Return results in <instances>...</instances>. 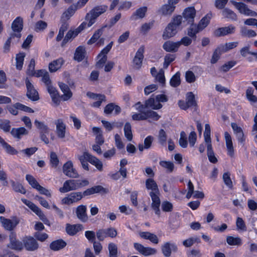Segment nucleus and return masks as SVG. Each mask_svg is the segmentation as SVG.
I'll return each mask as SVG.
<instances>
[{
    "instance_id": "f257e3e1",
    "label": "nucleus",
    "mask_w": 257,
    "mask_h": 257,
    "mask_svg": "<svg viewBox=\"0 0 257 257\" xmlns=\"http://www.w3.org/2000/svg\"><path fill=\"white\" fill-rule=\"evenodd\" d=\"M88 184L89 181L85 179L68 180L64 183L63 187L59 188V191L61 193H66L87 186Z\"/></svg>"
},
{
    "instance_id": "f03ea898",
    "label": "nucleus",
    "mask_w": 257,
    "mask_h": 257,
    "mask_svg": "<svg viewBox=\"0 0 257 257\" xmlns=\"http://www.w3.org/2000/svg\"><path fill=\"white\" fill-rule=\"evenodd\" d=\"M107 6L106 5L97 6L93 8L89 13H87L85 19L88 22L87 26L91 27L94 24L96 19L106 11Z\"/></svg>"
},
{
    "instance_id": "7ed1b4c3",
    "label": "nucleus",
    "mask_w": 257,
    "mask_h": 257,
    "mask_svg": "<svg viewBox=\"0 0 257 257\" xmlns=\"http://www.w3.org/2000/svg\"><path fill=\"white\" fill-rule=\"evenodd\" d=\"M24 248L29 251H35L39 248L37 240L33 236H26L23 239Z\"/></svg>"
},
{
    "instance_id": "20e7f679",
    "label": "nucleus",
    "mask_w": 257,
    "mask_h": 257,
    "mask_svg": "<svg viewBox=\"0 0 257 257\" xmlns=\"http://www.w3.org/2000/svg\"><path fill=\"white\" fill-rule=\"evenodd\" d=\"M7 247L12 250L22 251L24 249L23 241L18 239L16 233L12 232L9 235V242Z\"/></svg>"
},
{
    "instance_id": "39448f33",
    "label": "nucleus",
    "mask_w": 257,
    "mask_h": 257,
    "mask_svg": "<svg viewBox=\"0 0 257 257\" xmlns=\"http://www.w3.org/2000/svg\"><path fill=\"white\" fill-rule=\"evenodd\" d=\"M231 3L241 14L251 17L257 16V13L250 10L245 4L235 1H231Z\"/></svg>"
},
{
    "instance_id": "423d86ee",
    "label": "nucleus",
    "mask_w": 257,
    "mask_h": 257,
    "mask_svg": "<svg viewBox=\"0 0 257 257\" xmlns=\"http://www.w3.org/2000/svg\"><path fill=\"white\" fill-rule=\"evenodd\" d=\"M12 29L13 31L10 35L17 38L18 40L21 37V32L23 27V20L20 17H17L12 24Z\"/></svg>"
},
{
    "instance_id": "0eeeda50",
    "label": "nucleus",
    "mask_w": 257,
    "mask_h": 257,
    "mask_svg": "<svg viewBox=\"0 0 257 257\" xmlns=\"http://www.w3.org/2000/svg\"><path fill=\"white\" fill-rule=\"evenodd\" d=\"M134 247L139 253L144 256L155 255L157 252L156 249L151 247H145L139 243H134Z\"/></svg>"
},
{
    "instance_id": "6e6552de",
    "label": "nucleus",
    "mask_w": 257,
    "mask_h": 257,
    "mask_svg": "<svg viewBox=\"0 0 257 257\" xmlns=\"http://www.w3.org/2000/svg\"><path fill=\"white\" fill-rule=\"evenodd\" d=\"M63 172L64 174L72 178H78L79 175L75 168H73V163L71 161H67L63 166Z\"/></svg>"
},
{
    "instance_id": "1a4fd4ad",
    "label": "nucleus",
    "mask_w": 257,
    "mask_h": 257,
    "mask_svg": "<svg viewBox=\"0 0 257 257\" xmlns=\"http://www.w3.org/2000/svg\"><path fill=\"white\" fill-rule=\"evenodd\" d=\"M82 197V193L80 192H72L63 198L62 200V202L63 204L69 205L77 202L80 200Z\"/></svg>"
},
{
    "instance_id": "9d476101",
    "label": "nucleus",
    "mask_w": 257,
    "mask_h": 257,
    "mask_svg": "<svg viewBox=\"0 0 257 257\" xmlns=\"http://www.w3.org/2000/svg\"><path fill=\"white\" fill-rule=\"evenodd\" d=\"M161 250L163 254L165 257H170L171 255L172 251L177 252L178 247L175 243L169 241L165 242L161 246Z\"/></svg>"
},
{
    "instance_id": "9b49d317",
    "label": "nucleus",
    "mask_w": 257,
    "mask_h": 257,
    "mask_svg": "<svg viewBox=\"0 0 257 257\" xmlns=\"http://www.w3.org/2000/svg\"><path fill=\"white\" fill-rule=\"evenodd\" d=\"M144 51V46H142L140 47L137 51L133 60V67L137 69H139L142 65Z\"/></svg>"
},
{
    "instance_id": "f8f14e48",
    "label": "nucleus",
    "mask_w": 257,
    "mask_h": 257,
    "mask_svg": "<svg viewBox=\"0 0 257 257\" xmlns=\"http://www.w3.org/2000/svg\"><path fill=\"white\" fill-rule=\"evenodd\" d=\"M149 194L152 200L151 207L155 211V213L158 215H160V206L161 204V201L159 198L160 191L157 193L150 192Z\"/></svg>"
},
{
    "instance_id": "ddd939ff",
    "label": "nucleus",
    "mask_w": 257,
    "mask_h": 257,
    "mask_svg": "<svg viewBox=\"0 0 257 257\" xmlns=\"http://www.w3.org/2000/svg\"><path fill=\"white\" fill-rule=\"evenodd\" d=\"M134 106H135L136 110H137L139 112L133 114L132 115V119L134 120H146L145 106H143V104L141 102H138Z\"/></svg>"
},
{
    "instance_id": "4468645a",
    "label": "nucleus",
    "mask_w": 257,
    "mask_h": 257,
    "mask_svg": "<svg viewBox=\"0 0 257 257\" xmlns=\"http://www.w3.org/2000/svg\"><path fill=\"white\" fill-rule=\"evenodd\" d=\"M235 29L236 28L232 25L227 27L219 28L214 31V35L216 37H222L231 35L235 33Z\"/></svg>"
},
{
    "instance_id": "2eb2a0df",
    "label": "nucleus",
    "mask_w": 257,
    "mask_h": 257,
    "mask_svg": "<svg viewBox=\"0 0 257 257\" xmlns=\"http://www.w3.org/2000/svg\"><path fill=\"white\" fill-rule=\"evenodd\" d=\"M26 84L27 89V97L33 101L38 100L39 99L38 93L27 78L26 80Z\"/></svg>"
},
{
    "instance_id": "dca6fc26",
    "label": "nucleus",
    "mask_w": 257,
    "mask_h": 257,
    "mask_svg": "<svg viewBox=\"0 0 257 257\" xmlns=\"http://www.w3.org/2000/svg\"><path fill=\"white\" fill-rule=\"evenodd\" d=\"M196 11L193 7L188 8L184 10L183 17L186 22L185 25L193 23Z\"/></svg>"
},
{
    "instance_id": "f3484780",
    "label": "nucleus",
    "mask_w": 257,
    "mask_h": 257,
    "mask_svg": "<svg viewBox=\"0 0 257 257\" xmlns=\"http://www.w3.org/2000/svg\"><path fill=\"white\" fill-rule=\"evenodd\" d=\"M57 137L60 139H64L65 137L66 125L62 119H58L55 121Z\"/></svg>"
},
{
    "instance_id": "a211bd4d",
    "label": "nucleus",
    "mask_w": 257,
    "mask_h": 257,
    "mask_svg": "<svg viewBox=\"0 0 257 257\" xmlns=\"http://www.w3.org/2000/svg\"><path fill=\"white\" fill-rule=\"evenodd\" d=\"M231 126L237 141L241 144H243L245 138L242 129L234 122H232Z\"/></svg>"
},
{
    "instance_id": "6ab92c4d",
    "label": "nucleus",
    "mask_w": 257,
    "mask_h": 257,
    "mask_svg": "<svg viewBox=\"0 0 257 257\" xmlns=\"http://www.w3.org/2000/svg\"><path fill=\"white\" fill-rule=\"evenodd\" d=\"M0 221L3 226L8 230H12L19 223V221L17 219L12 220L7 219L3 216L0 217Z\"/></svg>"
},
{
    "instance_id": "aec40b11",
    "label": "nucleus",
    "mask_w": 257,
    "mask_h": 257,
    "mask_svg": "<svg viewBox=\"0 0 257 257\" xmlns=\"http://www.w3.org/2000/svg\"><path fill=\"white\" fill-rule=\"evenodd\" d=\"M143 106H145V109L152 108V109H159L162 107V105L159 103L156 96L155 97L152 96L146 100Z\"/></svg>"
},
{
    "instance_id": "412c9836",
    "label": "nucleus",
    "mask_w": 257,
    "mask_h": 257,
    "mask_svg": "<svg viewBox=\"0 0 257 257\" xmlns=\"http://www.w3.org/2000/svg\"><path fill=\"white\" fill-rule=\"evenodd\" d=\"M59 86L62 92L63 93V94L60 96L61 98L64 101L69 100L72 96V92L70 90L68 86L63 82H59Z\"/></svg>"
},
{
    "instance_id": "4be33fe9",
    "label": "nucleus",
    "mask_w": 257,
    "mask_h": 257,
    "mask_svg": "<svg viewBox=\"0 0 257 257\" xmlns=\"http://www.w3.org/2000/svg\"><path fill=\"white\" fill-rule=\"evenodd\" d=\"M178 30L175 26L172 25V24L169 23L163 32V38L166 40L173 37L177 34Z\"/></svg>"
},
{
    "instance_id": "5701e85b",
    "label": "nucleus",
    "mask_w": 257,
    "mask_h": 257,
    "mask_svg": "<svg viewBox=\"0 0 257 257\" xmlns=\"http://www.w3.org/2000/svg\"><path fill=\"white\" fill-rule=\"evenodd\" d=\"M76 214L78 218L82 222H85L88 220V216L86 213V206L81 205L76 208Z\"/></svg>"
},
{
    "instance_id": "b1692460",
    "label": "nucleus",
    "mask_w": 257,
    "mask_h": 257,
    "mask_svg": "<svg viewBox=\"0 0 257 257\" xmlns=\"http://www.w3.org/2000/svg\"><path fill=\"white\" fill-rule=\"evenodd\" d=\"M107 192L108 191L106 189L103 188L102 186L100 185H98L86 189L83 192L82 195L83 196H85L90 195L91 194H93L95 193H107Z\"/></svg>"
},
{
    "instance_id": "393cba45",
    "label": "nucleus",
    "mask_w": 257,
    "mask_h": 257,
    "mask_svg": "<svg viewBox=\"0 0 257 257\" xmlns=\"http://www.w3.org/2000/svg\"><path fill=\"white\" fill-rule=\"evenodd\" d=\"M224 138L227 150V154L230 157H233L234 155V148L233 147L232 139L231 136L227 132H225L224 133Z\"/></svg>"
},
{
    "instance_id": "a878e982",
    "label": "nucleus",
    "mask_w": 257,
    "mask_h": 257,
    "mask_svg": "<svg viewBox=\"0 0 257 257\" xmlns=\"http://www.w3.org/2000/svg\"><path fill=\"white\" fill-rule=\"evenodd\" d=\"M180 47V43L174 42L172 41H168L164 43L163 46V49L167 52H175L178 50Z\"/></svg>"
},
{
    "instance_id": "bb28decb",
    "label": "nucleus",
    "mask_w": 257,
    "mask_h": 257,
    "mask_svg": "<svg viewBox=\"0 0 257 257\" xmlns=\"http://www.w3.org/2000/svg\"><path fill=\"white\" fill-rule=\"evenodd\" d=\"M48 92L51 95L52 101L58 105L60 103L59 95L56 88L52 86L51 84L47 86Z\"/></svg>"
},
{
    "instance_id": "cd10ccee",
    "label": "nucleus",
    "mask_w": 257,
    "mask_h": 257,
    "mask_svg": "<svg viewBox=\"0 0 257 257\" xmlns=\"http://www.w3.org/2000/svg\"><path fill=\"white\" fill-rule=\"evenodd\" d=\"M66 245L64 240L59 239L52 241L50 244V248L54 251H58L64 248Z\"/></svg>"
},
{
    "instance_id": "c85d7f7f",
    "label": "nucleus",
    "mask_w": 257,
    "mask_h": 257,
    "mask_svg": "<svg viewBox=\"0 0 257 257\" xmlns=\"http://www.w3.org/2000/svg\"><path fill=\"white\" fill-rule=\"evenodd\" d=\"M139 234L142 238L145 239H148L154 244H158L159 243V240L158 237L154 233L146 231L141 232Z\"/></svg>"
},
{
    "instance_id": "c756f323",
    "label": "nucleus",
    "mask_w": 257,
    "mask_h": 257,
    "mask_svg": "<svg viewBox=\"0 0 257 257\" xmlns=\"http://www.w3.org/2000/svg\"><path fill=\"white\" fill-rule=\"evenodd\" d=\"M64 61L62 58L54 60L49 65V69L51 72H54L60 69L63 64Z\"/></svg>"
},
{
    "instance_id": "7c9ffc66",
    "label": "nucleus",
    "mask_w": 257,
    "mask_h": 257,
    "mask_svg": "<svg viewBox=\"0 0 257 257\" xmlns=\"http://www.w3.org/2000/svg\"><path fill=\"white\" fill-rule=\"evenodd\" d=\"M83 228L82 225L75 224L71 225L67 224L66 227L67 233L70 235H74Z\"/></svg>"
},
{
    "instance_id": "2f4dec72",
    "label": "nucleus",
    "mask_w": 257,
    "mask_h": 257,
    "mask_svg": "<svg viewBox=\"0 0 257 257\" xmlns=\"http://www.w3.org/2000/svg\"><path fill=\"white\" fill-rule=\"evenodd\" d=\"M11 133L14 137L20 139L22 136L27 135L28 134V132L25 128L22 127L12 128Z\"/></svg>"
},
{
    "instance_id": "473e14b6",
    "label": "nucleus",
    "mask_w": 257,
    "mask_h": 257,
    "mask_svg": "<svg viewBox=\"0 0 257 257\" xmlns=\"http://www.w3.org/2000/svg\"><path fill=\"white\" fill-rule=\"evenodd\" d=\"M146 187L147 189L152 190L150 192L157 193L159 191L157 183L152 178L146 180Z\"/></svg>"
},
{
    "instance_id": "72a5a7b5",
    "label": "nucleus",
    "mask_w": 257,
    "mask_h": 257,
    "mask_svg": "<svg viewBox=\"0 0 257 257\" xmlns=\"http://www.w3.org/2000/svg\"><path fill=\"white\" fill-rule=\"evenodd\" d=\"M85 48L82 46H79L76 49L74 56V60L78 62L81 61L85 57Z\"/></svg>"
},
{
    "instance_id": "f704fd0d",
    "label": "nucleus",
    "mask_w": 257,
    "mask_h": 257,
    "mask_svg": "<svg viewBox=\"0 0 257 257\" xmlns=\"http://www.w3.org/2000/svg\"><path fill=\"white\" fill-rule=\"evenodd\" d=\"M90 154L87 152H84L83 155L79 157V160L81 162L83 168L87 171L89 170L88 164L89 162Z\"/></svg>"
},
{
    "instance_id": "c9c22d12",
    "label": "nucleus",
    "mask_w": 257,
    "mask_h": 257,
    "mask_svg": "<svg viewBox=\"0 0 257 257\" xmlns=\"http://www.w3.org/2000/svg\"><path fill=\"white\" fill-rule=\"evenodd\" d=\"M240 35L243 37L252 38L256 36V32L251 29H248L247 27H241L240 30Z\"/></svg>"
},
{
    "instance_id": "e433bc0d",
    "label": "nucleus",
    "mask_w": 257,
    "mask_h": 257,
    "mask_svg": "<svg viewBox=\"0 0 257 257\" xmlns=\"http://www.w3.org/2000/svg\"><path fill=\"white\" fill-rule=\"evenodd\" d=\"M26 56V54L24 52H20L17 54L16 56V67L18 70H21L23 68L24 58Z\"/></svg>"
},
{
    "instance_id": "4c0bfd02",
    "label": "nucleus",
    "mask_w": 257,
    "mask_h": 257,
    "mask_svg": "<svg viewBox=\"0 0 257 257\" xmlns=\"http://www.w3.org/2000/svg\"><path fill=\"white\" fill-rule=\"evenodd\" d=\"M222 14L225 18L229 19L232 21H236L237 19L236 14L232 10L225 8L222 12Z\"/></svg>"
},
{
    "instance_id": "58836bf2",
    "label": "nucleus",
    "mask_w": 257,
    "mask_h": 257,
    "mask_svg": "<svg viewBox=\"0 0 257 257\" xmlns=\"http://www.w3.org/2000/svg\"><path fill=\"white\" fill-rule=\"evenodd\" d=\"M238 45V42H232L226 43L224 45L219 46L221 48V50L223 53L226 52L230 50L236 48Z\"/></svg>"
},
{
    "instance_id": "ea45409f",
    "label": "nucleus",
    "mask_w": 257,
    "mask_h": 257,
    "mask_svg": "<svg viewBox=\"0 0 257 257\" xmlns=\"http://www.w3.org/2000/svg\"><path fill=\"white\" fill-rule=\"evenodd\" d=\"M89 163L92 165L95 166V167L100 171H101L103 169L102 163L100 160L97 159L96 157L90 154L89 157Z\"/></svg>"
},
{
    "instance_id": "a19ab883",
    "label": "nucleus",
    "mask_w": 257,
    "mask_h": 257,
    "mask_svg": "<svg viewBox=\"0 0 257 257\" xmlns=\"http://www.w3.org/2000/svg\"><path fill=\"white\" fill-rule=\"evenodd\" d=\"M38 75L42 77V81L47 86L51 84V81L48 72L41 70L38 72Z\"/></svg>"
},
{
    "instance_id": "79ce46f5",
    "label": "nucleus",
    "mask_w": 257,
    "mask_h": 257,
    "mask_svg": "<svg viewBox=\"0 0 257 257\" xmlns=\"http://www.w3.org/2000/svg\"><path fill=\"white\" fill-rule=\"evenodd\" d=\"M0 144L3 147L4 149H5L6 151L9 154L14 155L17 153V151H16L14 148L9 145L7 143H6L5 140L0 137Z\"/></svg>"
},
{
    "instance_id": "37998d69",
    "label": "nucleus",
    "mask_w": 257,
    "mask_h": 257,
    "mask_svg": "<svg viewBox=\"0 0 257 257\" xmlns=\"http://www.w3.org/2000/svg\"><path fill=\"white\" fill-rule=\"evenodd\" d=\"M104 28L105 27L104 26H103L100 29L96 30L94 32V34L93 35L91 39L88 41V44H92L95 43L102 35Z\"/></svg>"
},
{
    "instance_id": "c03bdc74",
    "label": "nucleus",
    "mask_w": 257,
    "mask_h": 257,
    "mask_svg": "<svg viewBox=\"0 0 257 257\" xmlns=\"http://www.w3.org/2000/svg\"><path fill=\"white\" fill-rule=\"evenodd\" d=\"M77 5H71L70 6L67 10L63 14V17L67 19H69L75 13V11L79 9Z\"/></svg>"
},
{
    "instance_id": "a18cd8bd",
    "label": "nucleus",
    "mask_w": 257,
    "mask_h": 257,
    "mask_svg": "<svg viewBox=\"0 0 257 257\" xmlns=\"http://www.w3.org/2000/svg\"><path fill=\"white\" fill-rule=\"evenodd\" d=\"M124 133L125 138L128 141H131L133 139V134L132 131V126L130 122H126L124 126Z\"/></svg>"
},
{
    "instance_id": "49530a36",
    "label": "nucleus",
    "mask_w": 257,
    "mask_h": 257,
    "mask_svg": "<svg viewBox=\"0 0 257 257\" xmlns=\"http://www.w3.org/2000/svg\"><path fill=\"white\" fill-rule=\"evenodd\" d=\"M78 33L77 31H69L62 42V47H64L71 39L75 38Z\"/></svg>"
},
{
    "instance_id": "de8ad7c7",
    "label": "nucleus",
    "mask_w": 257,
    "mask_h": 257,
    "mask_svg": "<svg viewBox=\"0 0 257 257\" xmlns=\"http://www.w3.org/2000/svg\"><path fill=\"white\" fill-rule=\"evenodd\" d=\"M186 101L189 107L196 106L197 105L196 101L195 99V96L192 92L187 93Z\"/></svg>"
},
{
    "instance_id": "09e8293b",
    "label": "nucleus",
    "mask_w": 257,
    "mask_h": 257,
    "mask_svg": "<svg viewBox=\"0 0 257 257\" xmlns=\"http://www.w3.org/2000/svg\"><path fill=\"white\" fill-rule=\"evenodd\" d=\"M34 124L36 127L41 131V134L49 133L48 127L43 122L36 119Z\"/></svg>"
},
{
    "instance_id": "8fccbe9b",
    "label": "nucleus",
    "mask_w": 257,
    "mask_h": 257,
    "mask_svg": "<svg viewBox=\"0 0 257 257\" xmlns=\"http://www.w3.org/2000/svg\"><path fill=\"white\" fill-rule=\"evenodd\" d=\"M226 242L230 245H240L241 244V239L238 237L228 236L226 238Z\"/></svg>"
},
{
    "instance_id": "3c124183",
    "label": "nucleus",
    "mask_w": 257,
    "mask_h": 257,
    "mask_svg": "<svg viewBox=\"0 0 257 257\" xmlns=\"http://www.w3.org/2000/svg\"><path fill=\"white\" fill-rule=\"evenodd\" d=\"M223 52L221 50V48L218 46L213 52L210 62L212 64L216 63L220 58V56Z\"/></svg>"
},
{
    "instance_id": "603ef678",
    "label": "nucleus",
    "mask_w": 257,
    "mask_h": 257,
    "mask_svg": "<svg viewBox=\"0 0 257 257\" xmlns=\"http://www.w3.org/2000/svg\"><path fill=\"white\" fill-rule=\"evenodd\" d=\"M180 73L178 72L174 75L170 81V85L174 87L179 86L180 84Z\"/></svg>"
},
{
    "instance_id": "864d4df0",
    "label": "nucleus",
    "mask_w": 257,
    "mask_h": 257,
    "mask_svg": "<svg viewBox=\"0 0 257 257\" xmlns=\"http://www.w3.org/2000/svg\"><path fill=\"white\" fill-rule=\"evenodd\" d=\"M170 23L172 24V25L175 26V27H176L178 30L179 29V26L181 24H183L185 25L186 24L185 21L184 20H183V17L180 15L174 17L172 22Z\"/></svg>"
},
{
    "instance_id": "5fc2aeb1",
    "label": "nucleus",
    "mask_w": 257,
    "mask_h": 257,
    "mask_svg": "<svg viewBox=\"0 0 257 257\" xmlns=\"http://www.w3.org/2000/svg\"><path fill=\"white\" fill-rule=\"evenodd\" d=\"M160 165L167 170L169 172H172L174 169V164L170 161H161L159 162Z\"/></svg>"
},
{
    "instance_id": "6e6d98bb",
    "label": "nucleus",
    "mask_w": 257,
    "mask_h": 257,
    "mask_svg": "<svg viewBox=\"0 0 257 257\" xmlns=\"http://www.w3.org/2000/svg\"><path fill=\"white\" fill-rule=\"evenodd\" d=\"M108 250L109 253V257H117V247L115 244L114 243H110L108 244Z\"/></svg>"
},
{
    "instance_id": "4d7b16f0",
    "label": "nucleus",
    "mask_w": 257,
    "mask_h": 257,
    "mask_svg": "<svg viewBox=\"0 0 257 257\" xmlns=\"http://www.w3.org/2000/svg\"><path fill=\"white\" fill-rule=\"evenodd\" d=\"M236 226L237 230L245 231L246 230V226L244 221L240 217H237L236 221Z\"/></svg>"
},
{
    "instance_id": "13d9d810",
    "label": "nucleus",
    "mask_w": 257,
    "mask_h": 257,
    "mask_svg": "<svg viewBox=\"0 0 257 257\" xmlns=\"http://www.w3.org/2000/svg\"><path fill=\"white\" fill-rule=\"evenodd\" d=\"M145 114L146 119L150 118L153 119L154 120H157L160 117L156 112L151 110H145Z\"/></svg>"
},
{
    "instance_id": "bf43d9fd",
    "label": "nucleus",
    "mask_w": 257,
    "mask_h": 257,
    "mask_svg": "<svg viewBox=\"0 0 257 257\" xmlns=\"http://www.w3.org/2000/svg\"><path fill=\"white\" fill-rule=\"evenodd\" d=\"M27 181L29 182V184L34 188L37 189L40 184L34 178V177L31 175H27L26 176Z\"/></svg>"
},
{
    "instance_id": "052dcab7",
    "label": "nucleus",
    "mask_w": 257,
    "mask_h": 257,
    "mask_svg": "<svg viewBox=\"0 0 257 257\" xmlns=\"http://www.w3.org/2000/svg\"><path fill=\"white\" fill-rule=\"evenodd\" d=\"M10 120L8 119L0 120V128L5 132H8L11 129Z\"/></svg>"
},
{
    "instance_id": "680f3d73",
    "label": "nucleus",
    "mask_w": 257,
    "mask_h": 257,
    "mask_svg": "<svg viewBox=\"0 0 257 257\" xmlns=\"http://www.w3.org/2000/svg\"><path fill=\"white\" fill-rule=\"evenodd\" d=\"M175 58L174 55L168 54L165 56L163 67L165 69H167L170 64L173 62Z\"/></svg>"
},
{
    "instance_id": "e2e57ef3",
    "label": "nucleus",
    "mask_w": 257,
    "mask_h": 257,
    "mask_svg": "<svg viewBox=\"0 0 257 257\" xmlns=\"http://www.w3.org/2000/svg\"><path fill=\"white\" fill-rule=\"evenodd\" d=\"M200 31L197 25L191 24L190 27L188 30L187 34L192 38H195L196 34Z\"/></svg>"
},
{
    "instance_id": "0e129e2a",
    "label": "nucleus",
    "mask_w": 257,
    "mask_h": 257,
    "mask_svg": "<svg viewBox=\"0 0 257 257\" xmlns=\"http://www.w3.org/2000/svg\"><path fill=\"white\" fill-rule=\"evenodd\" d=\"M230 173L229 172L224 173L222 176V179L225 184L229 188H232L233 187L232 182L230 177Z\"/></svg>"
},
{
    "instance_id": "69168bd1",
    "label": "nucleus",
    "mask_w": 257,
    "mask_h": 257,
    "mask_svg": "<svg viewBox=\"0 0 257 257\" xmlns=\"http://www.w3.org/2000/svg\"><path fill=\"white\" fill-rule=\"evenodd\" d=\"M155 77L157 81H158L163 86L164 85L165 83V77L164 75V71L162 69L159 70Z\"/></svg>"
},
{
    "instance_id": "338daca9",
    "label": "nucleus",
    "mask_w": 257,
    "mask_h": 257,
    "mask_svg": "<svg viewBox=\"0 0 257 257\" xmlns=\"http://www.w3.org/2000/svg\"><path fill=\"white\" fill-rule=\"evenodd\" d=\"M105 234L106 237H110L111 238H114L116 236L117 232L115 228L113 227H109L107 228L104 229Z\"/></svg>"
},
{
    "instance_id": "774afa93",
    "label": "nucleus",
    "mask_w": 257,
    "mask_h": 257,
    "mask_svg": "<svg viewBox=\"0 0 257 257\" xmlns=\"http://www.w3.org/2000/svg\"><path fill=\"white\" fill-rule=\"evenodd\" d=\"M34 236L36 240L41 242L45 241L48 238V235L47 233L39 231L35 232Z\"/></svg>"
}]
</instances>
